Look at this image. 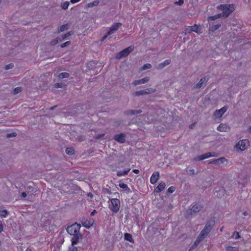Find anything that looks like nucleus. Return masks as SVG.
<instances>
[{
	"label": "nucleus",
	"instance_id": "nucleus-33",
	"mask_svg": "<svg viewBox=\"0 0 251 251\" xmlns=\"http://www.w3.org/2000/svg\"><path fill=\"white\" fill-rule=\"evenodd\" d=\"M22 87H17L13 90V94L14 95H16V94L19 93L20 92H21L22 91Z\"/></svg>",
	"mask_w": 251,
	"mask_h": 251
},
{
	"label": "nucleus",
	"instance_id": "nucleus-63",
	"mask_svg": "<svg viewBox=\"0 0 251 251\" xmlns=\"http://www.w3.org/2000/svg\"><path fill=\"white\" fill-rule=\"evenodd\" d=\"M194 125H195V124H193L191 125L190 126V128H193V126H194Z\"/></svg>",
	"mask_w": 251,
	"mask_h": 251
},
{
	"label": "nucleus",
	"instance_id": "nucleus-22",
	"mask_svg": "<svg viewBox=\"0 0 251 251\" xmlns=\"http://www.w3.org/2000/svg\"><path fill=\"white\" fill-rule=\"evenodd\" d=\"M229 129V127L226 125L221 124L217 127V130L220 131H227Z\"/></svg>",
	"mask_w": 251,
	"mask_h": 251
},
{
	"label": "nucleus",
	"instance_id": "nucleus-15",
	"mask_svg": "<svg viewBox=\"0 0 251 251\" xmlns=\"http://www.w3.org/2000/svg\"><path fill=\"white\" fill-rule=\"evenodd\" d=\"M226 161V159L225 157H221L217 159H214L213 160L210 161L208 162V164H214L217 165H220Z\"/></svg>",
	"mask_w": 251,
	"mask_h": 251
},
{
	"label": "nucleus",
	"instance_id": "nucleus-20",
	"mask_svg": "<svg viewBox=\"0 0 251 251\" xmlns=\"http://www.w3.org/2000/svg\"><path fill=\"white\" fill-rule=\"evenodd\" d=\"M207 81V78L206 77L202 78L196 85L197 88H201L205 86V83Z\"/></svg>",
	"mask_w": 251,
	"mask_h": 251
},
{
	"label": "nucleus",
	"instance_id": "nucleus-17",
	"mask_svg": "<svg viewBox=\"0 0 251 251\" xmlns=\"http://www.w3.org/2000/svg\"><path fill=\"white\" fill-rule=\"evenodd\" d=\"M159 177V173L158 172H154L151 177L150 182L151 184L156 183Z\"/></svg>",
	"mask_w": 251,
	"mask_h": 251
},
{
	"label": "nucleus",
	"instance_id": "nucleus-39",
	"mask_svg": "<svg viewBox=\"0 0 251 251\" xmlns=\"http://www.w3.org/2000/svg\"><path fill=\"white\" fill-rule=\"evenodd\" d=\"M17 135V133L16 132H12L11 133H7L6 135V137L7 138H10L11 137H16Z\"/></svg>",
	"mask_w": 251,
	"mask_h": 251
},
{
	"label": "nucleus",
	"instance_id": "nucleus-29",
	"mask_svg": "<svg viewBox=\"0 0 251 251\" xmlns=\"http://www.w3.org/2000/svg\"><path fill=\"white\" fill-rule=\"evenodd\" d=\"M203 239L204 238L201 237L200 238V235H199L192 247L197 246Z\"/></svg>",
	"mask_w": 251,
	"mask_h": 251
},
{
	"label": "nucleus",
	"instance_id": "nucleus-23",
	"mask_svg": "<svg viewBox=\"0 0 251 251\" xmlns=\"http://www.w3.org/2000/svg\"><path fill=\"white\" fill-rule=\"evenodd\" d=\"M170 63H171V60H169V59L166 60L163 62L161 63L160 64H159L158 65V67H157V68L159 69H163L165 66L169 65L170 64Z\"/></svg>",
	"mask_w": 251,
	"mask_h": 251
},
{
	"label": "nucleus",
	"instance_id": "nucleus-10",
	"mask_svg": "<svg viewBox=\"0 0 251 251\" xmlns=\"http://www.w3.org/2000/svg\"><path fill=\"white\" fill-rule=\"evenodd\" d=\"M126 135L125 133H120L114 135L113 138L120 143H124L126 142Z\"/></svg>",
	"mask_w": 251,
	"mask_h": 251
},
{
	"label": "nucleus",
	"instance_id": "nucleus-57",
	"mask_svg": "<svg viewBox=\"0 0 251 251\" xmlns=\"http://www.w3.org/2000/svg\"><path fill=\"white\" fill-rule=\"evenodd\" d=\"M132 171L135 174H138L139 173V171L137 169H134Z\"/></svg>",
	"mask_w": 251,
	"mask_h": 251
},
{
	"label": "nucleus",
	"instance_id": "nucleus-48",
	"mask_svg": "<svg viewBox=\"0 0 251 251\" xmlns=\"http://www.w3.org/2000/svg\"><path fill=\"white\" fill-rule=\"evenodd\" d=\"M184 1L183 0H178V1H176L175 2L176 4H177L178 5H181L183 4Z\"/></svg>",
	"mask_w": 251,
	"mask_h": 251
},
{
	"label": "nucleus",
	"instance_id": "nucleus-46",
	"mask_svg": "<svg viewBox=\"0 0 251 251\" xmlns=\"http://www.w3.org/2000/svg\"><path fill=\"white\" fill-rule=\"evenodd\" d=\"M58 43V39H55L54 40H53L51 41L50 42V45L54 46L57 44Z\"/></svg>",
	"mask_w": 251,
	"mask_h": 251
},
{
	"label": "nucleus",
	"instance_id": "nucleus-61",
	"mask_svg": "<svg viewBox=\"0 0 251 251\" xmlns=\"http://www.w3.org/2000/svg\"><path fill=\"white\" fill-rule=\"evenodd\" d=\"M25 251H32L30 249L28 248L26 249Z\"/></svg>",
	"mask_w": 251,
	"mask_h": 251
},
{
	"label": "nucleus",
	"instance_id": "nucleus-16",
	"mask_svg": "<svg viewBox=\"0 0 251 251\" xmlns=\"http://www.w3.org/2000/svg\"><path fill=\"white\" fill-rule=\"evenodd\" d=\"M142 112V110L141 109L139 110H128L125 111L124 113L127 116H132L138 114H140Z\"/></svg>",
	"mask_w": 251,
	"mask_h": 251
},
{
	"label": "nucleus",
	"instance_id": "nucleus-1",
	"mask_svg": "<svg viewBox=\"0 0 251 251\" xmlns=\"http://www.w3.org/2000/svg\"><path fill=\"white\" fill-rule=\"evenodd\" d=\"M217 8L223 11V13H221L223 15L222 17L227 18L234 10V6L232 4H221Z\"/></svg>",
	"mask_w": 251,
	"mask_h": 251
},
{
	"label": "nucleus",
	"instance_id": "nucleus-27",
	"mask_svg": "<svg viewBox=\"0 0 251 251\" xmlns=\"http://www.w3.org/2000/svg\"><path fill=\"white\" fill-rule=\"evenodd\" d=\"M130 169H128L126 170L125 171H119L117 172V175L118 176H125L128 174V172L130 171Z\"/></svg>",
	"mask_w": 251,
	"mask_h": 251
},
{
	"label": "nucleus",
	"instance_id": "nucleus-40",
	"mask_svg": "<svg viewBox=\"0 0 251 251\" xmlns=\"http://www.w3.org/2000/svg\"><path fill=\"white\" fill-rule=\"evenodd\" d=\"M65 85L62 83H56L54 84V87L56 88H62Z\"/></svg>",
	"mask_w": 251,
	"mask_h": 251
},
{
	"label": "nucleus",
	"instance_id": "nucleus-44",
	"mask_svg": "<svg viewBox=\"0 0 251 251\" xmlns=\"http://www.w3.org/2000/svg\"><path fill=\"white\" fill-rule=\"evenodd\" d=\"M233 236L234 237L235 239H238L240 238V236L238 232H234L233 233Z\"/></svg>",
	"mask_w": 251,
	"mask_h": 251
},
{
	"label": "nucleus",
	"instance_id": "nucleus-19",
	"mask_svg": "<svg viewBox=\"0 0 251 251\" xmlns=\"http://www.w3.org/2000/svg\"><path fill=\"white\" fill-rule=\"evenodd\" d=\"M165 186V183L163 181H161L159 184V185L155 188V189H154V192L157 193H160L161 191L164 189Z\"/></svg>",
	"mask_w": 251,
	"mask_h": 251
},
{
	"label": "nucleus",
	"instance_id": "nucleus-25",
	"mask_svg": "<svg viewBox=\"0 0 251 251\" xmlns=\"http://www.w3.org/2000/svg\"><path fill=\"white\" fill-rule=\"evenodd\" d=\"M119 186L120 188L125 189L127 193L131 192L130 189L128 187L127 185L123 182H120Z\"/></svg>",
	"mask_w": 251,
	"mask_h": 251
},
{
	"label": "nucleus",
	"instance_id": "nucleus-34",
	"mask_svg": "<svg viewBox=\"0 0 251 251\" xmlns=\"http://www.w3.org/2000/svg\"><path fill=\"white\" fill-rule=\"evenodd\" d=\"M66 153L68 155H72L74 153V150L71 148H68L66 149Z\"/></svg>",
	"mask_w": 251,
	"mask_h": 251
},
{
	"label": "nucleus",
	"instance_id": "nucleus-38",
	"mask_svg": "<svg viewBox=\"0 0 251 251\" xmlns=\"http://www.w3.org/2000/svg\"><path fill=\"white\" fill-rule=\"evenodd\" d=\"M73 34V32H69L64 35L62 36V40H65L66 38H68L70 36L72 35Z\"/></svg>",
	"mask_w": 251,
	"mask_h": 251
},
{
	"label": "nucleus",
	"instance_id": "nucleus-11",
	"mask_svg": "<svg viewBox=\"0 0 251 251\" xmlns=\"http://www.w3.org/2000/svg\"><path fill=\"white\" fill-rule=\"evenodd\" d=\"M248 140H242L239 141L236 144V147L240 149L242 151H244L246 149L247 144H249Z\"/></svg>",
	"mask_w": 251,
	"mask_h": 251
},
{
	"label": "nucleus",
	"instance_id": "nucleus-13",
	"mask_svg": "<svg viewBox=\"0 0 251 251\" xmlns=\"http://www.w3.org/2000/svg\"><path fill=\"white\" fill-rule=\"evenodd\" d=\"M227 110V107L226 106H224L220 109L218 110H216L215 112V116L216 118H221L223 115L226 111Z\"/></svg>",
	"mask_w": 251,
	"mask_h": 251
},
{
	"label": "nucleus",
	"instance_id": "nucleus-56",
	"mask_svg": "<svg viewBox=\"0 0 251 251\" xmlns=\"http://www.w3.org/2000/svg\"><path fill=\"white\" fill-rule=\"evenodd\" d=\"M27 189H28L29 190H31V191H32V190H33V187H32V186H30V185H29V186H28L27 187Z\"/></svg>",
	"mask_w": 251,
	"mask_h": 251
},
{
	"label": "nucleus",
	"instance_id": "nucleus-43",
	"mask_svg": "<svg viewBox=\"0 0 251 251\" xmlns=\"http://www.w3.org/2000/svg\"><path fill=\"white\" fill-rule=\"evenodd\" d=\"M14 67V64L12 63H10L8 65H7L5 66V69L6 70H8L9 69H11Z\"/></svg>",
	"mask_w": 251,
	"mask_h": 251
},
{
	"label": "nucleus",
	"instance_id": "nucleus-32",
	"mask_svg": "<svg viewBox=\"0 0 251 251\" xmlns=\"http://www.w3.org/2000/svg\"><path fill=\"white\" fill-rule=\"evenodd\" d=\"M221 26V25L220 24L214 25H213L210 27V30L212 31H214L217 30L218 29H219Z\"/></svg>",
	"mask_w": 251,
	"mask_h": 251
},
{
	"label": "nucleus",
	"instance_id": "nucleus-47",
	"mask_svg": "<svg viewBox=\"0 0 251 251\" xmlns=\"http://www.w3.org/2000/svg\"><path fill=\"white\" fill-rule=\"evenodd\" d=\"M195 172L194 169H190L188 171L187 173L189 175H193L195 174Z\"/></svg>",
	"mask_w": 251,
	"mask_h": 251
},
{
	"label": "nucleus",
	"instance_id": "nucleus-45",
	"mask_svg": "<svg viewBox=\"0 0 251 251\" xmlns=\"http://www.w3.org/2000/svg\"><path fill=\"white\" fill-rule=\"evenodd\" d=\"M175 191V187L173 186H171L169 187L168 189V192L169 193H173Z\"/></svg>",
	"mask_w": 251,
	"mask_h": 251
},
{
	"label": "nucleus",
	"instance_id": "nucleus-30",
	"mask_svg": "<svg viewBox=\"0 0 251 251\" xmlns=\"http://www.w3.org/2000/svg\"><path fill=\"white\" fill-rule=\"evenodd\" d=\"M70 76V75L68 73L64 72L60 73L58 76L60 78H68Z\"/></svg>",
	"mask_w": 251,
	"mask_h": 251
},
{
	"label": "nucleus",
	"instance_id": "nucleus-12",
	"mask_svg": "<svg viewBox=\"0 0 251 251\" xmlns=\"http://www.w3.org/2000/svg\"><path fill=\"white\" fill-rule=\"evenodd\" d=\"M82 235L80 233L73 235V237L72 238V245L74 246L78 243L79 240L82 239Z\"/></svg>",
	"mask_w": 251,
	"mask_h": 251
},
{
	"label": "nucleus",
	"instance_id": "nucleus-58",
	"mask_svg": "<svg viewBox=\"0 0 251 251\" xmlns=\"http://www.w3.org/2000/svg\"><path fill=\"white\" fill-rule=\"evenodd\" d=\"M108 35H108V34H107V33L105 35H104V36L103 37V38H102V40L103 41V40H104V39H105L107 37V36H108Z\"/></svg>",
	"mask_w": 251,
	"mask_h": 251
},
{
	"label": "nucleus",
	"instance_id": "nucleus-50",
	"mask_svg": "<svg viewBox=\"0 0 251 251\" xmlns=\"http://www.w3.org/2000/svg\"><path fill=\"white\" fill-rule=\"evenodd\" d=\"M77 247H73L72 248H70L69 251H77Z\"/></svg>",
	"mask_w": 251,
	"mask_h": 251
},
{
	"label": "nucleus",
	"instance_id": "nucleus-52",
	"mask_svg": "<svg viewBox=\"0 0 251 251\" xmlns=\"http://www.w3.org/2000/svg\"><path fill=\"white\" fill-rule=\"evenodd\" d=\"M26 197V193L25 192H23L21 194V198H25Z\"/></svg>",
	"mask_w": 251,
	"mask_h": 251
},
{
	"label": "nucleus",
	"instance_id": "nucleus-37",
	"mask_svg": "<svg viewBox=\"0 0 251 251\" xmlns=\"http://www.w3.org/2000/svg\"><path fill=\"white\" fill-rule=\"evenodd\" d=\"M227 251H238L239 249L236 247L228 246L227 248Z\"/></svg>",
	"mask_w": 251,
	"mask_h": 251
},
{
	"label": "nucleus",
	"instance_id": "nucleus-18",
	"mask_svg": "<svg viewBox=\"0 0 251 251\" xmlns=\"http://www.w3.org/2000/svg\"><path fill=\"white\" fill-rule=\"evenodd\" d=\"M212 152H207L197 156V158H195V160L197 161H201L204 159L207 158L209 157H211L212 156Z\"/></svg>",
	"mask_w": 251,
	"mask_h": 251
},
{
	"label": "nucleus",
	"instance_id": "nucleus-64",
	"mask_svg": "<svg viewBox=\"0 0 251 251\" xmlns=\"http://www.w3.org/2000/svg\"><path fill=\"white\" fill-rule=\"evenodd\" d=\"M249 130L250 132H251V126L249 128Z\"/></svg>",
	"mask_w": 251,
	"mask_h": 251
},
{
	"label": "nucleus",
	"instance_id": "nucleus-21",
	"mask_svg": "<svg viewBox=\"0 0 251 251\" xmlns=\"http://www.w3.org/2000/svg\"><path fill=\"white\" fill-rule=\"evenodd\" d=\"M80 222L83 226L86 228H89L91 227V224L88 222V220L85 218H82L80 220Z\"/></svg>",
	"mask_w": 251,
	"mask_h": 251
},
{
	"label": "nucleus",
	"instance_id": "nucleus-9",
	"mask_svg": "<svg viewBox=\"0 0 251 251\" xmlns=\"http://www.w3.org/2000/svg\"><path fill=\"white\" fill-rule=\"evenodd\" d=\"M122 24L121 23H115L113 25L109 28V30L107 32L108 35H111L115 33L118 29L121 27Z\"/></svg>",
	"mask_w": 251,
	"mask_h": 251
},
{
	"label": "nucleus",
	"instance_id": "nucleus-51",
	"mask_svg": "<svg viewBox=\"0 0 251 251\" xmlns=\"http://www.w3.org/2000/svg\"><path fill=\"white\" fill-rule=\"evenodd\" d=\"M3 227L2 223V222L1 221H0V233H1L3 231Z\"/></svg>",
	"mask_w": 251,
	"mask_h": 251
},
{
	"label": "nucleus",
	"instance_id": "nucleus-53",
	"mask_svg": "<svg viewBox=\"0 0 251 251\" xmlns=\"http://www.w3.org/2000/svg\"><path fill=\"white\" fill-rule=\"evenodd\" d=\"M88 222L90 223L91 224V226H92L94 223V219H90L89 220H88Z\"/></svg>",
	"mask_w": 251,
	"mask_h": 251
},
{
	"label": "nucleus",
	"instance_id": "nucleus-42",
	"mask_svg": "<svg viewBox=\"0 0 251 251\" xmlns=\"http://www.w3.org/2000/svg\"><path fill=\"white\" fill-rule=\"evenodd\" d=\"M70 45H71V41H67L65 43H64L60 45V47L61 48H63L68 47V46H69Z\"/></svg>",
	"mask_w": 251,
	"mask_h": 251
},
{
	"label": "nucleus",
	"instance_id": "nucleus-35",
	"mask_svg": "<svg viewBox=\"0 0 251 251\" xmlns=\"http://www.w3.org/2000/svg\"><path fill=\"white\" fill-rule=\"evenodd\" d=\"M8 211L7 210H3L0 211V216L1 217H6L8 215Z\"/></svg>",
	"mask_w": 251,
	"mask_h": 251
},
{
	"label": "nucleus",
	"instance_id": "nucleus-54",
	"mask_svg": "<svg viewBox=\"0 0 251 251\" xmlns=\"http://www.w3.org/2000/svg\"><path fill=\"white\" fill-rule=\"evenodd\" d=\"M80 0H71V2L72 3H75L80 1Z\"/></svg>",
	"mask_w": 251,
	"mask_h": 251
},
{
	"label": "nucleus",
	"instance_id": "nucleus-8",
	"mask_svg": "<svg viewBox=\"0 0 251 251\" xmlns=\"http://www.w3.org/2000/svg\"><path fill=\"white\" fill-rule=\"evenodd\" d=\"M186 33H190L192 31L195 32L197 33H201V28L200 27L197 25H195L193 26H188L185 29Z\"/></svg>",
	"mask_w": 251,
	"mask_h": 251
},
{
	"label": "nucleus",
	"instance_id": "nucleus-59",
	"mask_svg": "<svg viewBox=\"0 0 251 251\" xmlns=\"http://www.w3.org/2000/svg\"><path fill=\"white\" fill-rule=\"evenodd\" d=\"M56 39H58V42H61V41L64 40H62V36L61 37H58Z\"/></svg>",
	"mask_w": 251,
	"mask_h": 251
},
{
	"label": "nucleus",
	"instance_id": "nucleus-5",
	"mask_svg": "<svg viewBox=\"0 0 251 251\" xmlns=\"http://www.w3.org/2000/svg\"><path fill=\"white\" fill-rule=\"evenodd\" d=\"M202 206L200 204H192L190 206L188 213L191 216L195 215L202 209Z\"/></svg>",
	"mask_w": 251,
	"mask_h": 251
},
{
	"label": "nucleus",
	"instance_id": "nucleus-55",
	"mask_svg": "<svg viewBox=\"0 0 251 251\" xmlns=\"http://www.w3.org/2000/svg\"><path fill=\"white\" fill-rule=\"evenodd\" d=\"M97 213V211L96 210H94L91 213V216H94L95 214Z\"/></svg>",
	"mask_w": 251,
	"mask_h": 251
},
{
	"label": "nucleus",
	"instance_id": "nucleus-2",
	"mask_svg": "<svg viewBox=\"0 0 251 251\" xmlns=\"http://www.w3.org/2000/svg\"><path fill=\"white\" fill-rule=\"evenodd\" d=\"M215 223V220L213 219H210L206 224L205 227L201 230L199 234L200 238L201 237L203 238H205L208 235V234L211 231L212 228L214 226Z\"/></svg>",
	"mask_w": 251,
	"mask_h": 251
},
{
	"label": "nucleus",
	"instance_id": "nucleus-14",
	"mask_svg": "<svg viewBox=\"0 0 251 251\" xmlns=\"http://www.w3.org/2000/svg\"><path fill=\"white\" fill-rule=\"evenodd\" d=\"M149 77H145L139 80H135L132 82V84L136 86L140 84H145L149 81Z\"/></svg>",
	"mask_w": 251,
	"mask_h": 251
},
{
	"label": "nucleus",
	"instance_id": "nucleus-6",
	"mask_svg": "<svg viewBox=\"0 0 251 251\" xmlns=\"http://www.w3.org/2000/svg\"><path fill=\"white\" fill-rule=\"evenodd\" d=\"M111 206L110 209L114 213H117L120 209V201L117 199H111Z\"/></svg>",
	"mask_w": 251,
	"mask_h": 251
},
{
	"label": "nucleus",
	"instance_id": "nucleus-41",
	"mask_svg": "<svg viewBox=\"0 0 251 251\" xmlns=\"http://www.w3.org/2000/svg\"><path fill=\"white\" fill-rule=\"evenodd\" d=\"M151 68V64H149V63H147V64H145L143 65V66L142 67V70H146L147 69H150V68Z\"/></svg>",
	"mask_w": 251,
	"mask_h": 251
},
{
	"label": "nucleus",
	"instance_id": "nucleus-49",
	"mask_svg": "<svg viewBox=\"0 0 251 251\" xmlns=\"http://www.w3.org/2000/svg\"><path fill=\"white\" fill-rule=\"evenodd\" d=\"M104 134H98L96 136L95 138L96 139H100V138H101V137H102L103 136H104Z\"/></svg>",
	"mask_w": 251,
	"mask_h": 251
},
{
	"label": "nucleus",
	"instance_id": "nucleus-36",
	"mask_svg": "<svg viewBox=\"0 0 251 251\" xmlns=\"http://www.w3.org/2000/svg\"><path fill=\"white\" fill-rule=\"evenodd\" d=\"M69 4V1H65L61 4V7L62 9L66 10L68 8Z\"/></svg>",
	"mask_w": 251,
	"mask_h": 251
},
{
	"label": "nucleus",
	"instance_id": "nucleus-62",
	"mask_svg": "<svg viewBox=\"0 0 251 251\" xmlns=\"http://www.w3.org/2000/svg\"><path fill=\"white\" fill-rule=\"evenodd\" d=\"M216 156L217 155H216V153H215V152L212 153V156Z\"/></svg>",
	"mask_w": 251,
	"mask_h": 251
},
{
	"label": "nucleus",
	"instance_id": "nucleus-4",
	"mask_svg": "<svg viewBox=\"0 0 251 251\" xmlns=\"http://www.w3.org/2000/svg\"><path fill=\"white\" fill-rule=\"evenodd\" d=\"M134 49V47L133 46H130L125 49L117 54L116 58L118 59H120L122 58L126 57Z\"/></svg>",
	"mask_w": 251,
	"mask_h": 251
},
{
	"label": "nucleus",
	"instance_id": "nucleus-60",
	"mask_svg": "<svg viewBox=\"0 0 251 251\" xmlns=\"http://www.w3.org/2000/svg\"><path fill=\"white\" fill-rule=\"evenodd\" d=\"M243 215H244V216H246V215H248V212H246V211H245V212L243 213Z\"/></svg>",
	"mask_w": 251,
	"mask_h": 251
},
{
	"label": "nucleus",
	"instance_id": "nucleus-24",
	"mask_svg": "<svg viewBox=\"0 0 251 251\" xmlns=\"http://www.w3.org/2000/svg\"><path fill=\"white\" fill-rule=\"evenodd\" d=\"M124 238L126 240H127L130 243H134V240L132 238V236L131 234L126 233L124 235Z\"/></svg>",
	"mask_w": 251,
	"mask_h": 251
},
{
	"label": "nucleus",
	"instance_id": "nucleus-7",
	"mask_svg": "<svg viewBox=\"0 0 251 251\" xmlns=\"http://www.w3.org/2000/svg\"><path fill=\"white\" fill-rule=\"evenodd\" d=\"M154 92H155V90H153L152 88H147L145 90H142L136 91L134 93L133 95L134 96L146 95H148L149 94L154 93Z\"/></svg>",
	"mask_w": 251,
	"mask_h": 251
},
{
	"label": "nucleus",
	"instance_id": "nucleus-3",
	"mask_svg": "<svg viewBox=\"0 0 251 251\" xmlns=\"http://www.w3.org/2000/svg\"><path fill=\"white\" fill-rule=\"evenodd\" d=\"M80 227V224L75 223L70 226H68L67 228V231L71 235H73L80 233L79 230Z\"/></svg>",
	"mask_w": 251,
	"mask_h": 251
},
{
	"label": "nucleus",
	"instance_id": "nucleus-26",
	"mask_svg": "<svg viewBox=\"0 0 251 251\" xmlns=\"http://www.w3.org/2000/svg\"><path fill=\"white\" fill-rule=\"evenodd\" d=\"M69 26L70 25L68 24L62 25L58 29V33H60L61 32L64 31V30H67L69 28Z\"/></svg>",
	"mask_w": 251,
	"mask_h": 251
},
{
	"label": "nucleus",
	"instance_id": "nucleus-28",
	"mask_svg": "<svg viewBox=\"0 0 251 251\" xmlns=\"http://www.w3.org/2000/svg\"><path fill=\"white\" fill-rule=\"evenodd\" d=\"M222 16H223V15H221V14L220 13V14H216L214 16H210L208 18V19L209 20L214 21L218 18H222Z\"/></svg>",
	"mask_w": 251,
	"mask_h": 251
},
{
	"label": "nucleus",
	"instance_id": "nucleus-31",
	"mask_svg": "<svg viewBox=\"0 0 251 251\" xmlns=\"http://www.w3.org/2000/svg\"><path fill=\"white\" fill-rule=\"evenodd\" d=\"M99 3V0H94L92 2L88 3L87 6L88 7H93V6H97Z\"/></svg>",
	"mask_w": 251,
	"mask_h": 251
}]
</instances>
